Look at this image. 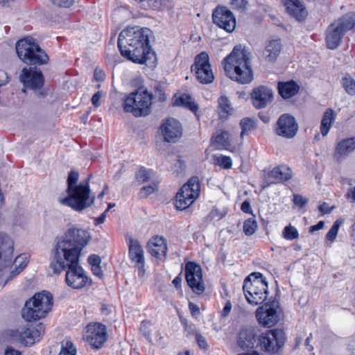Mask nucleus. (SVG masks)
<instances>
[{"mask_svg":"<svg viewBox=\"0 0 355 355\" xmlns=\"http://www.w3.org/2000/svg\"><path fill=\"white\" fill-rule=\"evenodd\" d=\"M241 127V137H243L245 135L248 134L254 128V121L249 119L245 118L241 121L240 123Z\"/></svg>","mask_w":355,"mask_h":355,"instance_id":"41","label":"nucleus"},{"mask_svg":"<svg viewBox=\"0 0 355 355\" xmlns=\"http://www.w3.org/2000/svg\"><path fill=\"white\" fill-rule=\"evenodd\" d=\"M85 340L93 348L99 349L107 340L105 326L98 323H90L87 327L84 334Z\"/></svg>","mask_w":355,"mask_h":355,"instance_id":"13","label":"nucleus"},{"mask_svg":"<svg viewBox=\"0 0 355 355\" xmlns=\"http://www.w3.org/2000/svg\"><path fill=\"white\" fill-rule=\"evenodd\" d=\"M153 94L147 88L139 87L130 93L123 102L125 112L131 113L135 117L148 116L152 112Z\"/></svg>","mask_w":355,"mask_h":355,"instance_id":"5","label":"nucleus"},{"mask_svg":"<svg viewBox=\"0 0 355 355\" xmlns=\"http://www.w3.org/2000/svg\"><path fill=\"white\" fill-rule=\"evenodd\" d=\"M32 338L34 343L38 341L44 333V327L42 323H39L35 327L31 328Z\"/></svg>","mask_w":355,"mask_h":355,"instance_id":"43","label":"nucleus"},{"mask_svg":"<svg viewBox=\"0 0 355 355\" xmlns=\"http://www.w3.org/2000/svg\"><path fill=\"white\" fill-rule=\"evenodd\" d=\"M101 97H102V92L101 91H98L97 92L94 94V95L92 96L91 101H92V105L95 107H98L100 106Z\"/></svg>","mask_w":355,"mask_h":355,"instance_id":"54","label":"nucleus"},{"mask_svg":"<svg viewBox=\"0 0 355 355\" xmlns=\"http://www.w3.org/2000/svg\"><path fill=\"white\" fill-rule=\"evenodd\" d=\"M214 80V76L209 62V55L205 52H201V83L209 84Z\"/></svg>","mask_w":355,"mask_h":355,"instance_id":"27","label":"nucleus"},{"mask_svg":"<svg viewBox=\"0 0 355 355\" xmlns=\"http://www.w3.org/2000/svg\"><path fill=\"white\" fill-rule=\"evenodd\" d=\"M189 308L192 316L197 318L200 315V309L198 305L190 302L189 304Z\"/></svg>","mask_w":355,"mask_h":355,"instance_id":"55","label":"nucleus"},{"mask_svg":"<svg viewBox=\"0 0 355 355\" xmlns=\"http://www.w3.org/2000/svg\"><path fill=\"white\" fill-rule=\"evenodd\" d=\"M94 78L98 82H102L105 78V73L103 71L96 69L94 72Z\"/></svg>","mask_w":355,"mask_h":355,"instance_id":"56","label":"nucleus"},{"mask_svg":"<svg viewBox=\"0 0 355 355\" xmlns=\"http://www.w3.org/2000/svg\"><path fill=\"white\" fill-rule=\"evenodd\" d=\"M9 82V77L7 73L0 70V87L6 85Z\"/></svg>","mask_w":355,"mask_h":355,"instance_id":"58","label":"nucleus"},{"mask_svg":"<svg viewBox=\"0 0 355 355\" xmlns=\"http://www.w3.org/2000/svg\"><path fill=\"white\" fill-rule=\"evenodd\" d=\"M173 107H180L187 109L195 114L198 120H200V116L198 115V105L196 103L193 97L187 93H182L180 95L174 94L173 97Z\"/></svg>","mask_w":355,"mask_h":355,"instance_id":"22","label":"nucleus"},{"mask_svg":"<svg viewBox=\"0 0 355 355\" xmlns=\"http://www.w3.org/2000/svg\"><path fill=\"white\" fill-rule=\"evenodd\" d=\"M28 263V257L23 254L17 257L10 265V278L15 277L21 272L26 266Z\"/></svg>","mask_w":355,"mask_h":355,"instance_id":"33","label":"nucleus"},{"mask_svg":"<svg viewBox=\"0 0 355 355\" xmlns=\"http://www.w3.org/2000/svg\"><path fill=\"white\" fill-rule=\"evenodd\" d=\"M335 118L336 113L331 109H327L324 113L320 125V131L323 137H325L328 134L334 122Z\"/></svg>","mask_w":355,"mask_h":355,"instance_id":"32","label":"nucleus"},{"mask_svg":"<svg viewBox=\"0 0 355 355\" xmlns=\"http://www.w3.org/2000/svg\"><path fill=\"white\" fill-rule=\"evenodd\" d=\"M53 305L52 295L46 291L36 293L29 299L21 310V316L26 321L40 320L45 317Z\"/></svg>","mask_w":355,"mask_h":355,"instance_id":"6","label":"nucleus"},{"mask_svg":"<svg viewBox=\"0 0 355 355\" xmlns=\"http://www.w3.org/2000/svg\"><path fill=\"white\" fill-rule=\"evenodd\" d=\"M282 49L281 41L279 38L269 40L265 47L266 60L268 62H275Z\"/></svg>","mask_w":355,"mask_h":355,"instance_id":"29","label":"nucleus"},{"mask_svg":"<svg viewBox=\"0 0 355 355\" xmlns=\"http://www.w3.org/2000/svg\"><path fill=\"white\" fill-rule=\"evenodd\" d=\"M77 350L70 340H64L61 343V349L58 355H76Z\"/></svg>","mask_w":355,"mask_h":355,"instance_id":"37","label":"nucleus"},{"mask_svg":"<svg viewBox=\"0 0 355 355\" xmlns=\"http://www.w3.org/2000/svg\"><path fill=\"white\" fill-rule=\"evenodd\" d=\"M162 338L161 333L153 328L150 336L146 339L152 344L155 345L160 343Z\"/></svg>","mask_w":355,"mask_h":355,"instance_id":"47","label":"nucleus"},{"mask_svg":"<svg viewBox=\"0 0 355 355\" xmlns=\"http://www.w3.org/2000/svg\"><path fill=\"white\" fill-rule=\"evenodd\" d=\"M4 355H21V352L12 347H8L4 352Z\"/></svg>","mask_w":355,"mask_h":355,"instance_id":"63","label":"nucleus"},{"mask_svg":"<svg viewBox=\"0 0 355 355\" xmlns=\"http://www.w3.org/2000/svg\"><path fill=\"white\" fill-rule=\"evenodd\" d=\"M185 168H186V164H185L184 161H183L180 159H177L173 165V170L175 173H176L177 175H178L179 174L182 173V172L185 170Z\"/></svg>","mask_w":355,"mask_h":355,"instance_id":"50","label":"nucleus"},{"mask_svg":"<svg viewBox=\"0 0 355 355\" xmlns=\"http://www.w3.org/2000/svg\"><path fill=\"white\" fill-rule=\"evenodd\" d=\"M297 130L298 124L293 116L284 114L279 117L275 127V133L278 136L291 139L296 135Z\"/></svg>","mask_w":355,"mask_h":355,"instance_id":"14","label":"nucleus"},{"mask_svg":"<svg viewBox=\"0 0 355 355\" xmlns=\"http://www.w3.org/2000/svg\"><path fill=\"white\" fill-rule=\"evenodd\" d=\"M251 96L253 105L257 109H261L272 101L273 92L268 87L261 85L254 88Z\"/></svg>","mask_w":355,"mask_h":355,"instance_id":"17","label":"nucleus"},{"mask_svg":"<svg viewBox=\"0 0 355 355\" xmlns=\"http://www.w3.org/2000/svg\"><path fill=\"white\" fill-rule=\"evenodd\" d=\"M153 329V327L150 322L143 321L140 326V331L142 332L143 335L148 338L150 336L152 330Z\"/></svg>","mask_w":355,"mask_h":355,"instance_id":"49","label":"nucleus"},{"mask_svg":"<svg viewBox=\"0 0 355 355\" xmlns=\"http://www.w3.org/2000/svg\"><path fill=\"white\" fill-rule=\"evenodd\" d=\"M257 342L256 331L253 328L243 329L237 338V345L243 351H248L254 347Z\"/></svg>","mask_w":355,"mask_h":355,"instance_id":"21","label":"nucleus"},{"mask_svg":"<svg viewBox=\"0 0 355 355\" xmlns=\"http://www.w3.org/2000/svg\"><path fill=\"white\" fill-rule=\"evenodd\" d=\"M293 203L300 208H304L308 203L309 200L300 194H293Z\"/></svg>","mask_w":355,"mask_h":355,"instance_id":"46","label":"nucleus"},{"mask_svg":"<svg viewBox=\"0 0 355 355\" xmlns=\"http://www.w3.org/2000/svg\"><path fill=\"white\" fill-rule=\"evenodd\" d=\"M218 112L222 119H227L234 112V108L230 100L221 96L218 100Z\"/></svg>","mask_w":355,"mask_h":355,"instance_id":"31","label":"nucleus"},{"mask_svg":"<svg viewBox=\"0 0 355 355\" xmlns=\"http://www.w3.org/2000/svg\"><path fill=\"white\" fill-rule=\"evenodd\" d=\"M232 309V304L230 301H227L224 306L223 309L221 311V315L223 317H226L229 315L230 312Z\"/></svg>","mask_w":355,"mask_h":355,"instance_id":"60","label":"nucleus"},{"mask_svg":"<svg viewBox=\"0 0 355 355\" xmlns=\"http://www.w3.org/2000/svg\"><path fill=\"white\" fill-rule=\"evenodd\" d=\"M286 340L284 331L279 329L268 330L257 338V346L264 352L275 354L282 348Z\"/></svg>","mask_w":355,"mask_h":355,"instance_id":"10","label":"nucleus"},{"mask_svg":"<svg viewBox=\"0 0 355 355\" xmlns=\"http://www.w3.org/2000/svg\"><path fill=\"white\" fill-rule=\"evenodd\" d=\"M232 5L241 10L246 8V2L245 0H233Z\"/></svg>","mask_w":355,"mask_h":355,"instance_id":"62","label":"nucleus"},{"mask_svg":"<svg viewBox=\"0 0 355 355\" xmlns=\"http://www.w3.org/2000/svg\"><path fill=\"white\" fill-rule=\"evenodd\" d=\"M218 162L220 166L225 168H229L232 165V159L230 157L220 156L218 157Z\"/></svg>","mask_w":355,"mask_h":355,"instance_id":"52","label":"nucleus"},{"mask_svg":"<svg viewBox=\"0 0 355 355\" xmlns=\"http://www.w3.org/2000/svg\"><path fill=\"white\" fill-rule=\"evenodd\" d=\"M268 175L269 178H291L293 172L289 166L282 164L270 171Z\"/></svg>","mask_w":355,"mask_h":355,"instance_id":"35","label":"nucleus"},{"mask_svg":"<svg viewBox=\"0 0 355 355\" xmlns=\"http://www.w3.org/2000/svg\"><path fill=\"white\" fill-rule=\"evenodd\" d=\"M90 239L88 232L70 228L58 239L52 252L49 268L54 275L66 270L65 282L73 289H80L89 283V278L79 264L82 250Z\"/></svg>","mask_w":355,"mask_h":355,"instance_id":"1","label":"nucleus"},{"mask_svg":"<svg viewBox=\"0 0 355 355\" xmlns=\"http://www.w3.org/2000/svg\"><path fill=\"white\" fill-rule=\"evenodd\" d=\"M13 250L14 243L11 238L4 233H0V269L10 265Z\"/></svg>","mask_w":355,"mask_h":355,"instance_id":"19","label":"nucleus"},{"mask_svg":"<svg viewBox=\"0 0 355 355\" xmlns=\"http://www.w3.org/2000/svg\"><path fill=\"white\" fill-rule=\"evenodd\" d=\"M355 150V137L341 139L335 147L334 159L341 162Z\"/></svg>","mask_w":355,"mask_h":355,"instance_id":"18","label":"nucleus"},{"mask_svg":"<svg viewBox=\"0 0 355 355\" xmlns=\"http://www.w3.org/2000/svg\"><path fill=\"white\" fill-rule=\"evenodd\" d=\"M347 198L351 200L352 202H355V187H351L346 195Z\"/></svg>","mask_w":355,"mask_h":355,"instance_id":"64","label":"nucleus"},{"mask_svg":"<svg viewBox=\"0 0 355 355\" xmlns=\"http://www.w3.org/2000/svg\"><path fill=\"white\" fill-rule=\"evenodd\" d=\"M191 71L195 72L196 79L200 82V53L195 56L194 64L191 66Z\"/></svg>","mask_w":355,"mask_h":355,"instance_id":"51","label":"nucleus"},{"mask_svg":"<svg viewBox=\"0 0 355 355\" xmlns=\"http://www.w3.org/2000/svg\"><path fill=\"white\" fill-rule=\"evenodd\" d=\"M285 7L287 12L298 21L304 20L307 12L300 0H286Z\"/></svg>","mask_w":355,"mask_h":355,"instance_id":"25","label":"nucleus"},{"mask_svg":"<svg viewBox=\"0 0 355 355\" xmlns=\"http://www.w3.org/2000/svg\"><path fill=\"white\" fill-rule=\"evenodd\" d=\"M250 53L248 49L241 45L236 46L223 61L226 75L241 84L251 83L253 73L250 66Z\"/></svg>","mask_w":355,"mask_h":355,"instance_id":"3","label":"nucleus"},{"mask_svg":"<svg viewBox=\"0 0 355 355\" xmlns=\"http://www.w3.org/2000/svg\"><path fill=\"white\" fill-rule=\"evenodd\" d=\"M339 26V28L345 33L355 27V13L347 15L334 22Z\"/></svg>","mask_w":355,"mask_h":355,"instance_id":"34","label":"nucleus"},{"mask_svg":"<svg viewBox=\"0 0 355 355\" xmlns=\"http://www.w3.org/2000/svg\"><path fill=\"white\" fill-rule=\"evenodd\" d=\"M252 216V218L245 220L243 223V232L247 236L254 234L257 229V223L255 220V216L253 214Z\"/></svg>","mask_w":355,"mask_h":355,"instance_id":"36","label":"nucleus"},{"mask_svg":"<svg viewBox=\"0 0 355 355\" xmlns=\"http://www.w3.org/2000/svg\"><path fill=\"white\" fill-rule=\"evenodd\" d=\"M19 82L23 87L33 90L37 97L44 98L46 96L45 90H41L44 87L45 80L42 70L37 67H24L19 76Z\"/></svg>","mask_w":355,"mask_h":355,"instance_id":"9","label":"nucleus"},{"mask_svg":"<svg viewBox=\"0 0 355 355\" xmlns=\"http://www.w3.org/2000/svg\"><path fill=\"white\" fill-rule=\"evenodd\" d=\"M268 283L261 273L253 272L244 280L243 290L249 304L258 305L268 297Z\"/></svg>","mask_w":355,"mask_h":355,"instance_id":"8","label":"nucleus"},{"mask_svg":"<svg viewBox=\"0 0 355 355\" xmlns=\"http://www.w3.org/2000/svg\"><path fill=\"white\" fill-rule=\"evenodd\" d=\"M185 277L194 293L200 294V266L189 261L185 266Z\"/></svg>","mask_w":355,"mask_h":355,"instance_id":"20","label":"nucleus"},{"mask_svg":"<svg viewBox=\"0 0 355 355\" xmlns=\"http://www.w3.org/2000/svg\"><path fill=\"white\" fill-rule=\"evenodd\" d=\"M52 3L59 7L69 8L74 0H51Z\"/></svg>","mask_w":355,"mask_h":355,"instance_id":"53","label":"nucleus"},{"mask_svg":"<svg viewBox=\"0 0 355 355\" xmlns=\"http://www.w3.org/2000/svg\"><path fill=\"white\" fill-rule=\"evenodd\" d=\"M332 208H330L329 204L323 202L320 207L319 210L322 214H329L331 211Z\"/></svg>","mask_w":355,"mask_h":355,"instance_id":"61","label":"nucleus"},{"mask_svg":"<svg viewBox=\"0 0 355 355\" xmlns=\"http://www.w3.org/2000/svg\"><path fill=\"white\" fill-rule=\"evenodd\" d=\"M211 143L216 149H225L232 152L236 150V148L232 146L230 133L225 130H217L212 137Z\"/></svg>","mask_w":355,"mask_h":355,"instance_id":"23","label":"nucleus"},{"mask_svg":"<svg viewBox=\"0 0 355 355\" xmlns=\"http://www.w3.org/2000/svg\"><path fill=\"white\" fill-rule=\"evenodd\" d=\"M154 175V171L152 169H148L144 166H140L139 170L136 173L135 177L139 178H150Z\"/></svg>","mask_w":355,"mask_h":355,"instance_id":"48","label":"nucleus"},{"mask_svg":"<svg viewBox=\"0 0 355 355\" xmlns=\"http://www.w3.org/2000/svg\"><path fill=\"white\" fill-rule=\"evenodd\" d=\"M158 184L156 182H151L146 185H144L141 189V193L144 195V196L147 197L155 191H157Z\"/></svg>","mask_w":355,"mask_h":355,"instance_id":"44","label":"nucleus"},{"mask_svg":"<svg viewBox=\"0 0 355 355\" xmlns=\"http://www.w3.org/2000/svg\"><path fill=\"white\" fill-rule=\"evenodd\" d=\"M153 98L157 99L159 102H164L166 100V95L163 86L160 83H157L153 87Z\"/></svg>","mask_w":355,"mask_h":355,"instance_id":"39","label":"nucleus"},{"mask_svg":"<svg viewBox=\"0 0 355 355\" xmlns=\"http://www.w3.org/2000/svg\"><path fill=\"white\" fill-rule=\"evenodd\" d=\"M279 303L272 301L270 304L265 303L256 311V317L260 324L266 327L275 325L279 320Z\"/></svg>","mask_w":355,"mask_h":355,"instance_id":"12","label":"nucleus"},{"mask_svg":"<svg viewBox=\"0 0 355 355\" xmlns=\"http://www.w3.org/2000/svg\"><path fill=\"white\" fill-rule=\"evenodd\" d=\"M152 31L148 28L128 27L119 35L117 45L121 55L137 64H145L155 57L150 45Z\"/></svg>","mask_w":355,"mask_h":355,"instance_id":"2","label":"nucleus"},{"mask_svg":"<svg viewBox=\"0 0 355 355\" xmlns=\"http://www.w3.org/2000/svg\"><path fill=\"white\" fill-rule=\"evenodd\" d=\"M88 262L90 264L91 267L94 266H98L101 263V258L99 256L96 254H92L89 257Z\"/></svg>","mask_w":355,"mask_h":355,"instance_id":"57","label":"nucleus"},{"mask_svg":"<svg viewBox=\"0 0 355 355\" xmlns=\"http://www.w3.org/2000/svg\"><path fill=\"white\" fill-rule=\"evenodd\" d=\"M213 21L218 27L232 33L236 27V19L232 12L226 7H218L212 15Z\"/></svg>","mask_w":355,"mask_h":355,"instance_id":"15","label":"nucleus"},{"mask_svg":"<svg viewBox=\"0 0 355 355\" xmlns=\"http://www.w3.org/2000/svg\"><path fill=\"white\" fill-rule=\"evenodd\" d=\"M344 33L339 28L337 24L333 23L327 30L326 41L327 47L335 49L339 45Z\"/></svg>","mask_w":355,"mask_h":355,"instance_id":"26","label":"nucleus"},{"mask_svg":"<svg viewBox=\"0 0 355 355\" xmlns=\"http://www.w3.org/2000/svg\"><path fill=\"white\" fill-rule=\"evenodd\" d=\"M278 91L282 98H289L298 92L299 86L294 81L279 82L278 83Z\"/></svg>","mask_w":355,"mask_h":355,"instance_id":"30","label":"nucleus"},{"mask_svg":"<svg viewBox=\"0 0 355 355\" xmlns=\"http://www.w3.org/2000/svg\"><path fill=\"white\" fill-rule=\"evenodd\" d=\"M20 339L21 342L26 345H32L34 344L33 339L32 338L31 328L22 329L19 333Z\"/></svg>","mask_w":355,"mask_h":355,"instance_id":"42","label":"nucleus"},{"mask_svg":"<svg viewBox=\"0 0 355 355\" xmlns=\"http://www.w3.org/2000/svg\"><path fill=\"white\" fill-rule=\"evenodd\" d=\"M200 194L199 179H189L177 192L174 201L175 207L184 210L191 205Z\"/></svg>","mask_w":355,"mask_h":355,"instance_id":"11","label":"nucleus"},{"mask_svg":"<svg viewBox=\"0 0 355 355\" xmlns=\"http://www.w3.org/2000/svg\"><path fill=\"white\" fill-rule=\"evenodd\" d=\"M283 236L286 240H294L299 237L298 231L295 227L289 225L284 227L283 230Z\"/></svg>","mask_w":355,"mask_h":355,"instance_id":"40","label":"nucleus"},{"mask_svg":"<svg viewBox=\"0 0 355 355\" xmlns=\"http://www.w3.org/2000/svg\"><path fill=\"white\" fill-rule=\"evenodd\" d=\"M342 84L345 90L350 95L355 94V80L349 75L342 78Z\"/></svg>","mask_w":355,"mask_h":355,"instance_id":"38","label":"nucleus"},{"mask_svg":"<svg viewBox=\"0 0 355 355\" xmlns=\"http://www.w3.org/2000/svg\"><path fill=\"white\" fill-rule=\"evenodd\" d=\"M241 209L242 211L246 214H252V209L250 205V202L245 200L242 204L241 207Z\"/></svg>","mask_w":355,"mask_h":355,"instance_id":"59","label":"nucleus"},{"mask_svg":"<svg viewBox=\"0 0 355 355\" xmlns=\"http://www.w3.org/2000/svg\"><path fill=\"white\" fill-rule=\"evenodd\" d=\"M128 246L130 257L132 261L143 266L144 263V251L139 241L130 237L128 239Z\"/></svg>","mask_w":355,"mask_h":355,"instance_id":"28","label":"nucleus"},{"mask_svg":"<svg viewBox=\"0 0 355 355\" xmlns=\"http://www.w3.org/2000/svg\"><path fill=\"white\" fill-rule=\"evenodd\" d=\"M19 59L30 65H42L48 62L49 58L44 49L32 37L19 40L15 46Z\"/></svg>","mask_w":355,"mask_h":355,"instance_id":"7","label":"nucleus"},{"mask_svg":"<svg viewBox=\"0 0 355 355\" xmlns=\"http://www.w3.org/2000/svg\"><path fill=\"white\" fill-rule=\"evenodd\" d=\"M339 227L340 223L338 221H336L326 235L327 240L330 241H334L338 234Z\"/></svg>","mask_w":355,"mask_h":355,"instance_id":"45","label":"nucleus"},{"mask_svg":"<svg viewBox=\"0 0 355 355\" xmlns=\"http://www.w3.org/2000/svg\"><path fill=\"white\" fill-rule=\"evenodd\" d=\"M148 248L150 254L157 259H161L166 255V241L162 236H156L150 239Z\"/></svg>","mask_w":355,"mask_h":355,"instance_id":"24","label":"nucleus"},{"mask_svg":"<svg viewBox=\"0 0 355 355\" xmlns=\"http://www.w3.org/2000/svg\"><path fill=\"white\" fill-rule=\"evenodd\" d=\"M160 130L164 140L168 143H175L182 137L181 123L173 118H170L161 125Z\"/></svg>","mask_w":355,"mask_h":355,"instance_id":"16","label":"nucleus"},{"mask_svg":"<svg viewBox=\"0 0 355 355\" xmlns=\"http://www.w3.org/2000/svg\"><path fill=\"white\" fill-rule=\"evenodd\" d=\"M78 180L67 179V196H60L58 202L74 211H81L94 204L95 196L91 195L87 180L78 182Z\"/></svg>","mask_w":355,"mask_h":355,"instance_id":"4","label":"nucleus"}]
</instances>
